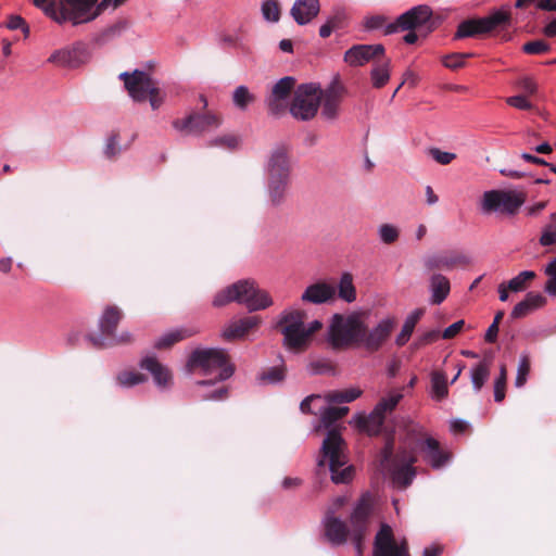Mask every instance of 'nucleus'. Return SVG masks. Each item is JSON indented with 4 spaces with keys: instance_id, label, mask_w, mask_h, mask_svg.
<instances>
[{
    "instance_id": "20",
    "label": "nucleus",
    "mask_w": 556,
    "mask_h": 556,
    "mask_svg": "<svg viewBox=\"0 0 556 556\" xmlns=\"http://www.w3.org/2000/svg\"><path fill=\"white\" fill-rule=\"evenodd\" d=\"M89 58L86 45L78 42L72 48L58 50L49 56V62L59 66L77 67Z\"/></svg>"
},
{
    "instance_id": "53",
    "label": "nucleus",
    "mask_w": 556,
    "mask_h": 556,
    "mask_svg": "<svg viewBox=\"0 0 556 556\" xmlns=\"http://www.w3.org/2000/svg\"><path fill=\"white\" fill-rule=\"evenodd\" d=\"M545 274L549 277L545 283L544 290L553 296H556V257L546 266Z\"/></svg>"
},
{
    "instance_id": "64",
    "label": "nucleus",
    "mask_w": 556,
    "mask_h": 556,
    "mask_svg": "<svg viewBox=\"0 0 556 556\" xmlns=\"http://www.w3.org/2000/svg\"><path fill=\"white\" fill-rule=\"evenodd\" d=\"M323 324L319 320H314L308 326H305V350L308 348L312 337L321 329Z\"/></svg>"
},
{
    "instance_id": "35",
    "label": "nucleus",
    "mask_w": 556,
    "mask_h": 556,
    "mask_svg": "<svg viewBox=\"0 0 556 556\" xmlns=\"http://www.w3.org/2000/svg\"><path fill=\"white\" fill-rule=\"evenodd\" d=\"M491 361L483 359L471 372V382L473 389L479 392L490 376Z\"/></svg>"
},
{
    "instance_id": "14",
    "label": "nucleus",
    "mask_w": 556,
    "mask_h": 556,
    "mask_svg": "<svg viewBox=\"0 0 556 556\" xmlns=\"http://www.w3.org/2000/svg\"><path fill=\"white\" fill-rule=\"evenodd\" d=\"M525 203L522 193L513 191L491 190L483 193L482 210L486 213L502 212L514 215Z\"/></svg>"
},
{
    "instance_id": "42",
    "label": "nucleus",
    "mask_w": 556,
    "mask_h": 556,
    "mask_svg": "<svg viewBox=\"0 0 556 556\" xmlns=\"http://www.w3.org/2000/svg\"><path fill=\"white\" fill-rule=\"evenodd\" d=\"M286 376V367L285 365L274 366L265 369L260 375V380L264 383H278L285 379Z\"/></svg>"
},
{
    "instance_id": "24",
    "label": "nucleus",
    "mask_w": 556,
    "mask_h": 556,
    "mask_svg": "<svg viewBox=\"0 0 556 556\" xmlns=\"http://www.w3.org/2000/svg\"><path fill=\"white\" fill-rule=\"evenodd\" d=\"M336 288L325 281H318L309 285L302 293L301 300L312 304H324L333 301Z\"/></svg>"
},
{
    "instance_id": "22",
    "label": "nucleus",
    "mask_w": 556,
    "mask_h": 556,
    "mask_svg": "<svg viewBox=\"0 0 556 556\" xmlns=\"http://www.w3.org/2000/svg\"><path fill=\"white\" fill-rule=\"evenodd\" d=\"M124 317L123 311L116 305H108L99 319L98 334H89L88 341L91 343V338H103L105 341L109 337L113 336L116 331L118 324Z\"/></svg>"
},
{
    "instance_id": "57",
    "label": "nucleus",
    "mask_w": 556,
    "mask_h": 556,
    "mask_svg": "<svg viewBox=\"0 0 556 556\" xmlns=\"http://www.w3.org/2000/svg\"><path fill=\"white\" fill-rule=\"evenodd\" d=\"M506 103L518 110L530 111L533 109L532 103L525 94L513 96L506 99Z\"/></svg>"
},
{
    "instance_id": "1",
    "label": "nucleus",
    "mask_w": 556,
    "mask_h": 556,
    "mask_svg": "<svg viewBox=\"0 0 556 556\" xmlns=\"http://www.w3.org/2000/svg\"><path fill=\"white\" fill-rule=\"evenodd\" d=\"M395 326L396 319L388 317L370 330L358 314H334L329 327V341L336 350L364 348L374 353L384 344Z\"/></svg>"
},
{
    "instance_id": "46",
    "label": "nucleus",
    "mask_w": 556,
    "mask_h": 556,
    "mask_svg": "<svg viewBox=\"0 0 556 556\" xmlns=\"http://www.w3.org/2000/svg\"><path fill=\"white\" fill-rule=\"evenodd\" d=\"M540 243L544 247L556 243V213L551 215L549 222L544 227Z\"/></svg>"
},
{
    "instance_id": "18",
    "label": "nucleus",
    "mask_w": 556,
    "mask_h": 556,
    "mask_svg": "<svg viewBox=\"0 0 556 556\" xmlns=\"http://www.w3.org/2000/svg\"><path fill=\"white\" fill-rule=\"evenodd\" d=\"M295 86V79L286 76L279 79L273 87L271 93L267 99L268 111L273 115H280L287 109V99Z\"/></svg>"
},
{
    "instance_id": "52",
    "label": "nucleus",
    "mask_w": 556,
    "mask_h": 556,
    "mask_svg": "<svg viewBox=\"0 0 556 556\" xmlns=\"http://www.w3.org/2000/svg\"><path fill=\"white\" fill-rule=\"evenodd\" d=\"M473 56V53H452L443 58V64L451 70H457L465 65V59Z\"/></svg>"
},
{
    "instance_id": "56",
    "label": "nucleus",
    "mask_w": 556,
    "mask_h": 556,
    "mask_svg": "<svg viewBox=\"0 0 556 556\" xmlns=\"http://www.w3.org/2000/svg\"><path fill=\"white\" fill-rule=\"evenodd\" d=\"M517 87L523 91V94L527 96H533L538 91V85L533 80V78L525 76L517 80L516 83Z\"/></svg>"
},
{
    "instance_id": "4",
    "label": "nucleus",
    "mask_w": 556,
    "mask_h": 556,
    "mask_svg": "<svg viewBox=\"0 0 556 556\" xmlns=\"http://www.w3.org/2000/svg\"><path fill=\"white\" fill-rule=\"evenodd\" d=\"M186 367L189 372L200 370L205 376H215L214 380L198 381V386H211L215 381H224L235 372V366L223 349H197L189 355Z\"/></svg>"
},
{
    "instance_id": "27",
    "label": "nucleus",
    "mask_w": 556,
    "mask_h": 556,
    "mask_svg": "<svg viewBox=\"0 0 556 556\" xmlns=\"http://www.w3.org/2000/svg\"><path fill=\"white\" fill-rule=\"evenodd\" d=\"M546 304V299L541 293L529 292L526 298L519 302L511 311V318H522L532 311Z\"/></svg>"
},
{
    "instance_id": "5",
    "label": "nucleus",
    "mask_w": 556,
    "mask_h": 556,
    "mask_svg": "<svg viewBox=\"0 0 556 556\" xmlns=\"http://www.w3.org/2000/svg\"><path fill=\"white\" fill-rule=\"evenodd\" d=\"M230 302L243 304L249 312L262 311L270 307L274 301L270 294L260 289L254 280H239L219 291L214 300L215 307H222Z\"/></svg>"
},
{
    "instance_id": "7",
    "label": "nucleus",
    "mask_w": 556,
    "mask_h": 556,
    "mask_svg": "<svg viewBox=\"0 0 556 556\" xmlns=\"http://www.w3.org/2000/svg\"><path fill=\"white\" fill-rule=\"evenodd\" d=\"M344 446L345 442L339 430L336 428L329 429L320 448V458L318 459L317 466L324 467L326 460H328L331 480L334 483H348L352 480L354 475L353 466H346L341 469L348 463Z\"/></svg>"
},
{
    "instance_id": "33",
    "label": "nucleus",
    "mask_w": 556,
    "mask_h": 556,
    "mask_svg": "<svg viewBox=\"0 0 556 556\" xmlns=\"http://www.w3.org/2000/svg\"><path fill=\"white\" fill-rule=\"evenodd\" d=\"M134 341V337L129 331H123L117 334L116 331L113 336L109 337L105 341L103 338H91V345L97 349L110 348L122 344H129Z\"/></svg>"
},
{
    "instance_id": "61",
    "label": "nucleus",
    "mask_w": 556,
    "mask_h": 556,
    "mask_svg": "<svg viewBox=\"0 0 556 556\" xmlns=\"http://www.w3.org/2000/svg\"><path fill=\"white\" fill-rule=\"evenodd\" d=\"M439 338V331L438 330H430L425 332L422 336H420L413 344L415 349L422 348L425 345H428L434 341H437Z\"/></svg>"
},
{
    "instance_id": "28",
    "label": "nucleus",
    "mask_w": 556,
    "mask_h": 556,
    "mask_svg": "<svg viewBox=\"0 0 556 556\" xmlns=\"http://www.w3.org/2000/svg\"><path fill=\"white\" fill-rule=\"evenodd\" d=\"M430 290H431V299H430L431 304L439 305L450 294V291H451L450 280L441 274H434L430 278Z\"/></svg>"
},
{
    "instance_id": "29",
    "label": "nucleus",
    "mask_w": 556,
    "mask_h": 556,
    "mask_svg": "<svg viewBox=\"0 0 556 556\" xmlns=\"http://www.w3.org/2000/svg\"><path fill=\"white\" fill-rule=\"evenodd\" d=\"M321 116L327 119H334L339 113L341 97L334 89L328 90L323 93Z\"/></svg>"
},
{
    "instance_id": "58",
    "label": "nucleus",
    "mask_w": 556,
    "mask_h": 556,
    "mask_svg": "<svg viewBox=\"0 0 556 556\" xmlns=\"http://www.w3.org/2000/svg\"><path fill=\"white\" fill-rule=\"evenodd\" d=\"M429 154L435 162H438L441 165H447L456 159V154L441 151L438 148L430 149Z\"/></svg>"
},
{
    "instance_id": "21",
    "label": "nucleus",
    "mask_w": 556,
    "mask_h": 556,
    "mask_svg": "<svg viewBox=\"0 0 556 556\" xmlns=\"http://www.w3.org/2000/svg\"><path fill=\"white\" fill-rule=\"evenodd\" d=\"M470 264V258L458 252H442L428 256L425 266L429 270H450L455 267H464Z\"/></svg>"
},
{
    "instance_id": "41",
    "label": "nucleus",
    "mask_w": 556,
    "mask_h": 556,
    "mask_svg": "<svg viewBox=\"0 0 556 556\" xmlns=\"http://www.w3.org/2000/svg\"><path fill=\"white\" fill-rule=\"evenodd\" d=\"M255 100V97L249 91L245 86H239L235 89L232 94L233 104L244 111L250 103Z\"/></svg>"
},
{
    "instance_id": "23",
    "label": "nucleus",
    "mask_w": 556,
    "mask_h": 556,
    "mask_svg": "<svg viewBox=\"0 0 556 556\" xmlns=\"http://www.w3.org/2000/svg\"><path fill=\"white\" fill-rule=\"evenodd\" d=\"M262 324L260 316H249L230 323L223 331V338L227 341L244 338L249 332L256 330Z\"/></svg>"
},
{
    "instance_id": "54",
    "label": "nucleus",
    "mask_w": 556,
    "mask_h": 556,
    "mask_svg": "<svg viewBox=\"0 0 556 556\" xmlns=\"http://www.w3.org/2000/svg\"><path fill=\"white\" fill-rule=\"evenodd\" d=\"M533 3L544 11H556V0H516V8L523 9Z\"/></svg>"
},
{
    "instance_id": "11",
    "label": "nucleus",
    "mask_w": 556,
    "mask_h": 556,
    "mask_svg": "<svg viewBox=\"0 0 556 556\" xmlns=\"http://www.w3.org/2000/svg\"><path fill=\"white\" fill-rule=\"evenodd\" d=\"M323 99V91L313 84H304L296 88L292 102L290 104L291 115L301 121L312 119Z\"/></svg>"
},
{
    "instance_id": "8",
    "label": "nucleus",
    "mask_w": 556,
    "mask_h": 556,
    "mask_svg": "<svg viewBox=\"0 0 556 556\" xmlns=\"http://www.w3.org/2000/svg\"><path fill=\"white\" fill-rule=\"evenodd\" d=\"M119 78L124 81L125 88L135 101L143 102L149 99L153 110H157L162 105L164 97L157 84L148 73L139 70L132 73L124 72L119 74Z\"/></svg>"
},
{
    "instance_id": "34",
    "label": "nucleus",
    "mask_w": 556,
    "mask_h": 556,
    "mask_svg": "<svg viewBox=\"0 0 556 556\" xmlns=\"http://www.w3.org/2000/svg\"><path fill=\"white\" fill-rule=\"evenodd\" d=\"M345 18L346 15L343 11H337L320 26L319 36L321 38H328L332 31L343 28L345 26Z\"/></svg>"
},
{
    "instance_id": "62",
    "label": "nucleus",
    "mask_w": 556,
    "mask_h": 556,
    "mask_svg": "<svg viewBox=\"0 0 556 556\" xmlns=\"http://www.w3.org/2000/svg\"><path fill=\"white\" fill-rule=\"evenodd\" d=\"M464 326L465 321L463 319L452 324L451 326L444 329L442 333L443 339L450 340L455 338L463 330Z\"/></svg>"
},
{
    "instance_id": "49",
    "label": "nucleus",
    "mask_w": 556,
    "mask_h": 556,
    "mask_svg": "<svg viewBox=\"0 0 556 556\" xmlns=\"http://www.w3.org/2000/svg\"><path fill=\"white\" fill-rule=\"evenodd\" d=\"M122 151L123 148L119 144V135L113 131L106 139L104 155L110 160H115Z\"/></svg>"
},
{
    "instance_id": "51",
    "label": "nucleus",
    "mask_w": 556,
    "mask_h": 556,
    "mask_svg": "<svg viewBox=\"0 0 556 556\" xmlns=\"http://www.w3.org/2000/svg\"><path fill=\"white\" fill-rule=\"evenodd\" d=\"M522 51L527 54H544L551 51V46L544 40H532L522 46Z\"/></svg>"
},
{
    "instance_id": "37",
    "label": "nucleus",
    "mask_w": 556,
    "mask_h": 556,
    "mask_svg": "<svg viewBox=\"0 0 556 556\" xmlns=\"http://www.w3.org/2000/svg\"><path fill=\"white\" fill-rule=\"evenodd\" d=\"M349 412L350 409L346 406H329L323 412L320 422L325 428H330L336 421L346 416Z\"/></svg>"
},
{
    "instance_id": "25",
    "label": "nucleus",
    "mask_w": 556,
    "mask_h": 556,
    "mask_svg": "<svg viewBox=\"0 0 556 556\" xmlns=\"http://www.w3.org/2000/svg\"><path fill=\"white\" fill-rule=\"evenodd\" d=\"M320 11L319 0H295L290 14L299 25L311 23Z\"/></svg>"
},
{
    "instance_id": "44",
    "label": "nucleus",
    "mask_w": 556,
    "mask_h": 556,
    "mask_svg": "<svg viewBox=\"0 0 556 556\" xmlns=\"http://www.w3.org/2000/svg\"><path fill=\"white\" fill-rule=\"evenodd\" d=\"M507 384V367L506 364L500 365V375L494 382V400L495 402H502L506 395Z\"/></svg>"
},
{
    "instance_id": "16",
    "label": "nucleus",
    "mask_w": 556,
    "mask_h": 556,
    "mask_svg": "<svg viewBox=\"0 0 556 556\" xmlns=\"http://www.w3.org/2000/svg\"><path fill=\"white\" fill-rule=\"evenodd\" d=\"M372 556H410L407 542L395 541L393 530L389 525L382 523L376 534Z\"/></svg>"
},
{
    "instance_id": "6",
    "label": "nucleus",
    "mask_w": 556,
    "mask_h": 556,
    "mask_svg": "<svg viewBox=\"0 0 556 556\" xmlns=\"http://www.w3.org/2000/svg\"><path fill=\"white\" fill-rule=\"evenodd\" d=\"M380 466L390 472L392 481L400 488H407L416 477V455L405 447L394 452V435L389 434L379 454Z\"/></svg>"
},
{
    "instance_id": "48",
    "label": "nucleus",
    "mask_w": 556,
    "mask_h": 556,
    "mask_svg": "<svg viewBox=\"0 0 556 556\" xmlns=\"http://www.w3.org/2000/svg\"><path fill=\"white\" fill-rule=\"evenodd\" d=\"M309 371L313 375H326V374H334V364L327 358H318L314 359L308 364Z\"/></svg>"
},
{
    "instance_id": "45",
    "label": "nucleus",
    "mask_w": 556,
    "mask_h": 556,
    "mask_svg": "<svg viewBox=\"0 0 556 556\" xmlns=\"http://www.w3.org/2000/svg\"><path fill=\"white\" fill-rule=\"evenodd\" d=\"M378 235L384 244H393L400 238V229L392 224H382L378 228Z\"/></svg>"
},
{
    "instance_id": "15",
    "label": "nucleus",
    "mask_w": 556,
    "mask_h": 556,
    "mask_svg": "<svg viewBox=\"0 0 556 556\" xmlns=\"http://www.w3.org/2000/svg\"><path fill=\"white\" fill-rule=\"evenodd\" d=\"M222 123L219 115L207 112L205 114L192 113L185 118H177L173 127L186 135L201 134L217 128Z\"/></svg>"
},
{
    "instance_id": "30",
    "label": "nucleus",
    "mask_w": 556,
    "mask_h": 556,
    "mask_svg": "<svg viewBox=\"0 0 556 556\" xmlns=\"http://www.w3.org/2000/svg\"><path fill=\"white\" fill-rule=\"evenodd\" d=\"M424 314H425V308H417L409 316H407V318L405 319V323L402 327L401 332L395 338L396 345L403 346L407 343L412 333L414 332L416 325L418 324L420 318L424 316Z\"/></svg>"
},
{
    "instance_id": "9",
    "label": "nucleus",
    "mask_w": 556,
    "mask_h": 556,
    "mask_svg": "<svg viewBox=\"0 0 556 556\" xmlns=\"http://www.w3.org/2000/svg\"><path fill=\"white\" fill-rule=\"evenodd\" d=\"M303 309L283 311L277 323V328L283 336V345L292 352L305 351V319Z\"/></svg>"
},
{
    "instance_id": "26",
    "label": "nucleus",
    "mask_w": 556,
    "mask_h": 556,
    "mask_svg": "<svg viewBox=\"0 0 556 556\" xmlns=\"http://www.w3.org/2000/svg\"><path fill=\"white\" fill-rule=\"evenodd\" d=\"M140 367L151 372L159 387H167L172 381V374L155 357L148 356L140 362Z\"/></svg>"
},
{
    "instance_id": "47",
    "label": "nucleus",
    "mask_w": 556,
    "mask_h": 556,
    "mask_svg": "<svg viewBox=\"0 0 556 556\" xmlns=\"http://www.w3.org/2000/svg\"><path fill=\"white\" fill-rule=\"evenodd\" d=\"M530 368H531V363H530L529 355L522 354L520 356V361H519V365H518V369H517V376H516V380H515V386L517 388H521L526 384L528 375L530 372Z\"/></svg>"
},
{
    "instance_id": "12",
    "label": "nucleus",
    "mask_w": 556,
    "mask_h": 556,
    "mask_svg": "<svg viewBox=\"0 0 556 556\" xmlns=\"http://www.w3.org/2000/svg\"><path fill=\"white\" fill-rule=\"evenodd\" d=\"M402 399L403 394L401 392L381 399L368 416L358 415L356 417V425L358 429L369 435L379 434L387 414L393 412Z\"/></svg>"
},
{
    "instance_id": "43",
    "label": "nucleus",
    "mask_w": 556,
    "mask_h": 556,
    "mask_svg": "<svg viewBox=\"0 0 556 556\" xmlns=\"http://www.w3.org/2000/svg\"><path fill=\"white\" fill-rule=\"evenodd\" d=\"M432 392L437 400H443L447 396V382L443 372H433L431 377Z\"/></svg>"
},
{
    "instance_id": "38",
    "label": "nucleus",
    "mask_w": 556,
    "mask_h": 556,
    "mask_svg": "<svg viewBox=\"0 0 556 556\" xmlns=\"http://www.w3.org/2000/svg\"><path fill=\"white\" fill-rule=\"evenodd\" d=\"M536 277L533 270H523L507 282L511 292H520L528 288L529 283Z\"/></svg>"
},
{
    "instance_id": "63",
    "label": "nucleus",
    "mask_w": 556,
    "mask_h": 556,
    "mask_svg": "<svg viewBox=\"0 0 556 556\" xmlns=\"http://www.w3.org/2000/svg\"><path fill=\"white\" fill-rule=\"evenodd\" d=\"M238 144V140L233 136H223L219 138L214 139L211 142V146H220L225 147L227 149H235Z\"/></svg>"
},
{
    "instance_id": "36",
    "label": "nucleus",
    "mask_w": 556,
    "mask_h": 556,
    "mask_svg": "<svg viewBox=\"0 0 556 556\" xmlns=\"http://www.w3.org/2000/svg\"><path fill=\"white\" fill-rule=\"evenodd\" d=\"M362 395V390L357 388H351L345 390L330 391L326 394V400L329 403H350L358 399Z\"/></svg>"
},
{
    "instance_id": "60",
    "label": "nucleus",
    "mask_w": 556,
    "mask_h": 556,
    "mask_svg": "<svg viewBox=\"0 0 556 556\" xmlns=\"http://www.w3.org/2000/svg\"><path fill=\"white\" fill-rule=\"evenodd\" d=\"M7 27L12 30L21 28L25 36H28L29 34L28 25L26 24L25 20L20 15L10 16L7 23Z\"/></svg>"
},
{
    "instance_id": "50",
    "label": "nucleus",
    "mask_w": 556,
    "mask_h": 556,
    "mask_svg": "<svg viewBox=\"0 0 556 556\" xmlns=\"http://www.w3.org/2000/svg\"><path fill=\"white\" fill-rule=\"evenodd\" d=\"M262 13L265 20L278 22L280 18V7L276 0H266L262 4Z\"/></svg>"
},
{
    "instance_id": "3",
    "label": "nucleus",
    "mask_w": 556,
    "mask_h": 556,
    "mask_svg": "<svg viewBox=\"0 0 556 556\" xmlns=\"http://www.w3.org/2000/svg\"><path fill=\"white\" fill-rule=\"evenodd\" d=\"M291 172L288 150L285 147L274 149L266 166V195L269 206L277 208L287 202Z\"/></svg>"
},
{
    "instance_id": "31",
    "label": "nucleus",
    "mask_w": 556,
    "mask_h": 556,
    "mask_svg": "<svg viewBox=\"0 0 556 556\" xmlns=\"http://www.w3.org/2000/svg\"><path fill=\"white\" fill-rule=\"evenodd\" d=\"M390 67L391 61L390 59H386L381 63H376L370 71V80L372 87L376 89H381L384 87L390 80Z\"/></svg>"
},
{
    "instance_id": "13",
    "label": "nucleus",
    "mask_w": 556,
    "mask_h": 556,
    "mask_svg": "<svg viewBox=\"0 0 556 556\" xmlns=\"http://www.w3.org/2000/svg\"><path fill=\"white\" fill-rule=\"evenodd\" d=\"M509 22L510 13L502 10L496 11L486 17L468 18L459 23L454 38L464 39L488 34L502 25L508 24Z\"/></svg>"
},
{
    "instance_id": "19",
    "label": "nucleus",
    "mask_w": 556,
    "mask_h": 556,
    "mask_svg": "<svg viewBox=\"0 0 556 556\" xmlns=\"http://www.w3.org/2000/svg\"><path fill=\"white\" fill-rule=\"evenodd\" d=\"M386 49L382 45H355L344 53V61L350 66H363L366 63L384 56Z\"/></svg>"
},
{
    "instance_id": "2",
    "label": "nucleus",
    "mask_w": 556,
    "mask_h": 556,
    "mask_svg": "<svg viewBox=\"0 0 556 556\" xmlns=\"http://www.w3.org/2000/svg\"><path fill=\"white\" fill-rule=\"evenodd\" d=\"M372 515L371 496L366 493L356 503L348 526L343 520L333 515L332 510H326L324 517V535L332 546H340L351 539L357 554H363V543L368 534L370 518Z\"/></svg>"
},
{
    "instance_id": "40",
    "label": "nucleus",
    "mask_w": 556,
    "mask_h": 556,
    "mask_svg": "<svg viewBox=\"0 0 556 556\" xmlns=\"http://www.w3.org/2000/svg\"><path fill=\"white\" fill-rule=\"evenodd\" d=\"M116 381L119 386L129 388L147 381V377L138 371L124 370L117 374Z\"/></svg>"
},
{
    "instance_id": "55",
    "label": "nucleus",
    "mask_w": 556,
    "mask_h": 556,
    "mask_svg": "<svg viewBox=\"0 0 556 556\" xmlns=\"http://www.w3.org/2000/svg\"><path fill=\"white\" fill-rule=\"evenodd\" d=\"M123 24L122 23H116L108 28H105L101 34H99L96 38V42L98 45H103L108 40H110L111 38L119 35V33L122 31L123 29Z\"/></svg>"
},
{
    "instance_id": "17",
    "label": "nucleus",
    "mask_w": 556,
    "mask_h": 556,
    "mask_svg": "<svg viewBox=\"0 0 556 556\" xmlns=\"http://www.w3.org/2000/svg\"><path fill=\"white\" fill-rule=\"evenodd\" d=\"M415 443L424 460L432 468L440 469L447 463L450 455L441 447L437 439L420 430L416 435Z\"/></svg>"
},
{
    "instance_id": "59",
    "label": "nucleus",
    "mask_w": 556,
    "mask_h": 556,
    "mask_svg": "<svg viewBox=\"0 0 556 556\" xmlns=\"http://www.w3.org/2000/svg\"><path fill=\"white\" fill-rule=\"evenodd\" d=\"M387 17L383 15L368 16L364 21V26L368 30L379 29L387 26Z\"/></svg>"
},
{
    "instance_id": "10",
    "label": "nucleus",
    "mask_w": 556,
    "mask_h": 556,
    "mask_svg": "<svg viewBox=\"0 0 556 556\" xmlns=\"http://www.w3.org/2000/svg\"><path fill=\"white\" fill-rule=\"evenodd\" d=\"M440 22L433 17L431 8L427 4H420L404 12L393 23H389L383 30L384 35H391L397 31L426 29V34L433 31Z\"/></svg>"
},
{
    "instance_id": "32",
    "label": "nucleus",
    "mask_w": 556,
    "mask_h": 556,
    "mask_svg": "<svg viewBox=\"0 0 556 556\" xmlns=\"http://www.w3.org/2000/svg\"><path fill=\"white\" fill-rule=\"evenodd\" d=\"M195 331L187 328L177 329L175 331L168 332L161 337L154 344V348L157 350L168 349L173 346L175 343L190 338L193 336Z\"/></svg>"
},
{
    "instance_id": "39",
    "label": "nucleus",
    "mask_w": 556,
    "mask_h": 556,
    "mask_svg": "<svg viewBox=\"0 0 556 556\" xmlns=\"http://www.w3.org/2000/svg\"><path fill=\"white\" fill-rule=\"evenodd\" d=\"M339 298L349 303L356 299V290L353 285V277L350 273H344L340 279Z\"/></svg>"
}]
</instances>
